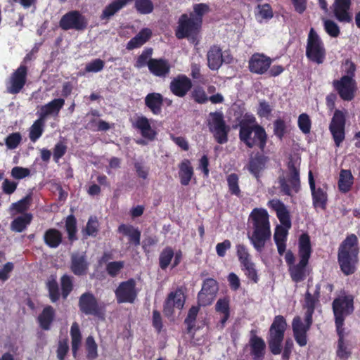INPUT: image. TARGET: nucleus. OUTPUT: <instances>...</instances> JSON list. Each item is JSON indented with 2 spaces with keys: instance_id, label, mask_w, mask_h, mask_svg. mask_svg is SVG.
I'll list each match as a JSON object with an SVG mask.
<instances>
[{
  "instance_id": "nucleus-1",
  "label": "nucleus",
  "mask_w": 360,
  "mask_h": 360,
  "mask_svg": "<svg viewBox=\"0 0 360 360\" xmlns=\"http://www.w3.org/2000/svg\"><path fill=\"white\" fill-rule=\"evenodd\" d=\"M359 240L354 234L348 235L340 243L338 251V262L345 276L354 274L359 262Z\"/></svg>"
},
{
  "instance_id": "nucleus-2",
  "label": "nucleus",
  "mask_w": 360,
  "mask_h": 360,
  "mask_svg": "<svg viewBox=\"0 0 360 360\" xmlns=\"http://www.w3.org/2000/svg\"><path fill=\"white\" fill-rule=\"evenodd\" d=\"M250 219L253 231L249 238L255 249L261 252L271 236L269 214L265 209L255 208L250 214Z\"/></svg>"
},
{
  "instance_id": "nucleus-3",
  "label": "nucleus",
  "mask_w": 360,
  "mask_h": 360,
  "mask_svg": "<svg viewBox=\"0 0 360 360\" xmlns=\"http://www.w3.org/2000/svg\"><path fill=\"white\" fill-rule=\"evenodd\" d=\"M311 245L309 236L304 233L299 238L298 255L300 261L298 264L289 267V274L292 281L300 283L303 281L307 276V266L311 254Z\"/></svg>"
},
{
  "instance_id": "nucleus-4",
  "label": "nucleus",
  "mask_w": 360,
  "mask_h": 360,
  "mask_svg": "<svg viewBox=\"0 0 360 360\" xmlns=\"http://www.w3.org/2000/svg\"><path fill=\"white\" fill-rule=\"evenodd\" d=\"M287 326L283 316H275L270 326L267 338L269 350L274 355H278L282 352V342L284 340Z\"/></svg>"
},
{
  "instance_id": "nucleus-5",
  "label": "nucleus",
  "mask_w": 360,
  "mask_h": 360,
  "mask_svg": "<svg viewBox=\"0 0 360 360\" xmlns=\"http://www.w3.org/2000/svg\"><path fill=\"white\" fill-rule=\"evenodd\" d=\"M239 139L248 148L257 147L263 152L266 146L268 136L262 126L255 124L253 127H243L239 131Z\"/></svg>"
},
{
  "instance_id": "nucleus-6",
  "label": "nucleus",
  "mask_w": 360,
  "mask_h": 360,
  "mask_svg": "<svg viewBox=\"0 0 360 360\" xmlns=\"http://www.w3.org/2000/svg\"><path fill=\"white\" fill-rule=\"evenodd\" d=\"M281 191L285 195L292 196V191L297 193L301 188L300 168L292 158H290L287 163V172L285 176L279 177Z\"/></svg>"
},
{
  "instance_id": "nucleus-7",
  "label": "nucleus",
  "mask_w": 360,
  "mask_h": 360,
  "mask_svg": "<svg viewBox=\"0 0 360 360\" xmlns=\"http://www.w3.org/2000/svg\"><path fill=\"white\" fill-rule=\"evenodd\" d=\"M326 56L324 43L316 30L311 27L307 36L306 57L309 61L321 65Z\"/></svg>"
},
{
  "instance_id": "nucleus-8",
  "label": "nucleus",
  "mask_w": 360,
  "mask_h": 360,
  "mask_svg": "<svg viewBox=\"0 0 360 360\" xmlns=\"http://www.w3.org/2000/svg\"><path fill=\"white\" fill-rule=\"evenodd\" d=\"M332 308L336 329H344L345 317L352 314L354 310V296L344 295L335 298L332 303Z\"/></svg>"
},
{
  "instance_id": "nucleus-9",
  "label": "nucleus",
  "mask_w": 360,
  "mask_h": 360,
  "mask_svg": "<svg viewBox=\"0 0 360 360\" xmlns=\"http://www.w3.org/2000/svg\"><path fill=\"white\" fill-rule=\"evenodd\" d=\"M79 311L85 315H91L98 319H103L106 311V304L99 302L91 292H85L79 298Z\"/></svg>"
},
{
  "instance_id": "nucleus-10",
  "label": "nucleus",
  "mask_w": 360,
  "mask_h": 360,
  "mask_svg": "<svg viewBox=\"0 0 360 360\" xmlns=\"http://www.w3.org/2000/svg\"><path fill=\"white\" fill-rule=\"evenodd\" d=\"M314 311L306 310L304 323L299 316L293 318L292 321V329L295 342L300 347H304L308 342L307 332L309 330L313 323V314Z\"/></svg>"
},
{
  "instance_id": "nucleus-11",
  "label": "nucleus",
  "mask_w": 360,
  "mask_h": 360,
  "mask_svg": "<svg viewBox=\"0 0 360 360\" xmlns=\"http://www.w3.org/2000/svg\"><path fill=\"white\" fill-rule=\"evenodd\" d=\"M89 20L78 10H71L65 13L59 21V27L64 31L73 30L78 32L87 29Z\"/></svg>"
},
{
  "instance_id": "nucleus-12",
  "label": "nucleus",
  "mask_w": 360,
  "mask_h": 360,
  "mask_svg": "<svg viewBox=\"0 0 360 360\" xmlns=\"http://www.w3.org/2000/svg\"><path fill=\"white\" fill-rule=\"evenodd\" d=\"M209 117V129L213 133L216 141L219 144L226 143L228 141V133L230 129L226 124L223 113L217 111L210 112Z\"/></svg>"
},
{
  "instance_id": "nucleus-13",
  "label": "nucleus",
  "mask_w": 360,
  "mask_h": 360,
  "mask_svg": "<svg viewBox=\"0 0 360 360\" xmlns=\"http://www.w3.org/2000/svg\"><path fill=\"white\" fill-rule=\"evenodd\" d=\"M200 21H196L187 14H182L178 20L175 36L179 39L196 37L201 29Z\"/></svg>"
},
{
  "instance_id": "nucleus-14",
  "label": "nucleus",
  "mask_w": 360,
  "mask_h": 360,
  "mask_svg": "<svg viewBox=\"0 0 360 360\" xmlns=\"http://www.w3.org/2000/svg\"><path fill=\"white\" fill-rule=\"evenodd\" d=\"M346 113L336 109L329 124V131L336 147H340L345 139Z\"/></svg>"
},
{
  "instance_id": "nucleus-15",
  "label": "nucleus",
  "mask_w": 360,
  "mask_h": 360,
  "mask_svg": "<svg viewBox=\"0 0 360 360\" xmlns=\"http://www.w3.org/2000/svg\"><path fill=\"white\" fill-rule=\"evenodd\" d=\"M332 84L342 100L351 101L354 98L357 90L355 79L341 77L339 79H334Z\"/></svg>"
},
{
  "instance_id": "nucleus-16",
  "label": "nucleus",
  "mask_w": 360,
  "mask_h": 360,
  "mask_svg": "<svg viewBox=\"0 0 360 360\" xmlns=\"http://www.w3.org/2000/svg\"><path fill=\"white\" fill-rule=\"evenodd\" d=\"M115 295L118 304L133 303L137 297L135 280L129 278L121 282L115 290Z\"/></svg>"
},
{
  "instance_id": "nucleus-17",
  "label": "nucleus",
  "mask_w": 360,
  "mask_h": 360,
  "mask_svg": "<svg viewBox=\"0 0 360 360\" xmlns=\"http://www.w3.org/2000/svg\"><path fill=\"white\" fill-rule=\"evenodd\" d=\"M27 68L21 64L6 82V90L9 94H17L23 89L27 82Z\"/></svg>"
},
{
  "instance_id": "nucleus-18",
  "label": "nucleus",
  "mask_w": 360,
  "mask_h": 360,
  "mask_svg": "<svg viewBox=\"0 0 360 360\" xmlns=\"http://www.w3.org/2000/svg\"><path fill=\"white\" fill-rule=\"evenodd\" d=\"M218 291V283L214 278H206L202 285L201 290L198 294V300L201 306L212 304Z\"/></svg>"
},
{
  "instance_id": "nucleus-19",
  "label": "nucleus",
  "mask_w": 360,
  "mask_h": 360,
  "mask_svg": "<svg viewBox=\"0 0 360 360\" xmlns=\"http://www.w3.org/2000/svg\"><path fill=\"white\" fill-rule=\"evenodd\" d=\"M186 297L181 288H178L174 291L170 292L163 304V312L166 316L172 315L174 313V309L176 307L181 309L185 304Z\"/></svg>"
},
{
  "instance_id": "nucleus-20",
  "label": "nucleus",
  "mask_w": 360,
  "mask_h": 360,
  "mask_svg": "<svg viewBox=\"0 0 360 360\" xmlns=\"http://www.w3.org/2000/svg\"><path fill=\"white\" fill-rule=\"evenodd\" d=\"M192 86L190 78L185 75H179L170 82L169 90L174 96L184 98L191 90Z\"/></svg>"
},
{
  "instance_id": "nucleus-21",
  "label": "nucleus",
  "mask_w": 360,
  "mask_h": 360,
  "mask_svg": "<svg viewBox=\"0 0 360 360\" xmlns=\"http://www.w3.org/2000/svg\"><path fill=\"white\" fill-rule=\"evenodd\" d=\"M271 59L263 53H255L249 60L248 68L251 72L262 75L270 68Z\"/></svg>"
},
{
  "instance_id": "nucleus-22",
  "label": "nucleus",
  "mask_w": 360,
  "mask_h": 360,
  "mask_svg": "<svg viewBox=\"0 0 360 360\" xmlns=\"http://www.w3.org/2000/svg\"><path fill=\"white\" fill-rule=\"evenodd\" d=\"M352 0H335L333 4L334 16L340 22L349 23L352 15L349 12Z\"/></svg>"
},
{
  "instance_id": "nucleus-23",
  "label": "nucleus",
  "mask_w": 360,
  "mask_h": 360,
  "mask_svg": "<svg viewBox=\"0 0 360 360\" xmlns=\"http://www.w3.org/2000/svg\"><path fill=\"white\" fill-rule=\"evenodd\" d=\"M70 270L77 276H85L89 270V263L85 252H74L70 257Z\"/></svg>"
},
{
  "instance_id": "nucleus-24",
  "label": "nucleus",
  "mask_w": 360,
  "mask_h": 360,
  "mask_svg": "<svg viewBox=\"0 0 360 360\" xmlns=\"http://www.w3.org/2000/svg\"><path fill=\"white\" fill-rule=\"evenodd\" d=\"M267 205L276 212L281 226L290 229L292 226L290 215L285 204L278 199H272L268 202Z\"/></svg>"
},
{
  "instance_id": "nucleus-25",
  "label": "nucleus",
  "mask_w": 360,
  "mask_h": 360,
  "mask_svg": "<svg viewBox=\"0 0 360 360\" xmlns=\"http://www.w3.org/2000/svg\"><path fill=\"white\" fill-rule=\"evenodd\" d=\"M309 184L311 191L314 206L325 210L328 201V194L323 188H316L315 181L311 171L309 172Z\"/></svg>"
},
{
  "instance_id": "nucleus-26",
  "label": "nucleus",
  "mask_w": 360,
  "mask_h": 360,
  "mask_svg": "<svg viewBox=\"0 0 360 360\" xmlns=\"http://www.w3.org/2000/svg\"><path fill=\"white\" fill-rule=\"evenodd\" d=\"M249 346L253 360L264 359L266 353L265 342L261 337L257 336L253 330H251Z\"/></svg>"
},
{
  "instance_id": "nucleus-27",
  "label": "nucleus",
  "mask_w": 360,
  "mask_h": 360,
  "mask_svg": "<svg viewBox=\"0 0 360 360\" xmlns=\"http://www.w3.org/2000/svg\"><path fill=\"white\" fill-rule=\"evenodd\" d=\"M267 161L268 158L259 152L249 159L247 168L257 181L259 180L261 172L265 169Z\"/></svg>"
},
{
  "instance_id": "nucleus-28",
  "label": "nucleus",
  "mask_w": 360,
  "mask_h": 360,
  "mask_svg": "<svg viewBox=\"0 0 360 360\" xmlns=\"http://www.w3.org/2000/svg\"><path fill=\"white\" fill-rule=\"evenodd\" d=\"M149 63L148 70L154 76L166 77L170 72L171 65L165 58H150Z\"/></svg>"
},
{
  "instance_id": "nucleus-29",
  "label": "nucleus",
  "mask_w": 360,
  "mask_h": 360,
  "mask_svg": "<svg viewBox=\"0 0 360 360\" xmlns=\"http://www.w3.org/2000/svg\"><path fill=\"white\" fill-rule=\"evenodd\" d=\"M144 103L153 115H159L164 104L163 96L158 92L149 93L144 98Z\"/></svg>"
},
{
  "instance_id": "nucleus-30",
  "label": "nucleus",
  "mask_w": 360,
  "mask_h": 360,
  "mask_svg": "<svg viewBox=\"0 0 360 360\" xmlns=\"http://www.w3.org/2000/svg\"><path fill=\"white\" fill-rule=\"evenodd\" d=\"M65 105L64 98H54L46 105L41 106L39 117L46 120L49 115H58Z\"/></svg>"
},
{
  "instance_id": "nucleus-31",
  "label": "nucleus",
  "mask_w": 360,
  "mask_h": 360,
  "mask_svg": "<svg viewBox=\"0 0 360 360\" xmlns=\"http://www.w3.org/2000/svg\"><path fill=\"white\" fill-rule=\"evenodd\" d=\"M338 336L336 356L341 360H347L352 355V349L345 340V328L336 329Z\"/></svg>"
},
{
  "instance_id": "nucleus-32",
  "label": "nucleus",
  "mask_w": 360,
  "mask_h": 360,
  "mask_svg": "<svg viewBox=\"0 0 360 360\" xmlns=\"http://www.w3.org/2000/svg\"><path fill=\"white\" fill-rule=\"evenodd\" d=\"M118 232L128 237L129 243L136 247L141 243V231L131 224H122L118 226Z\"/></svg>"
},
{
  "instance_id": "nucleus-33",
  "label": "nucleus",
  "mask_w": 360,
  "mask_h": 360,
  "mask_svg": "<svg viewBox=\"0 0 360 360\" xmlns=\"http://www.w3.org/2000/svg\"><path fill=\"white\" fill-rule=\"evenodd\" d=\"M207 65L212 70H217L223 63L222 51L217 45L212 46L207 53Z\"/></svg>"
},
{
  "instance_id": "nucleus-34",
  "label": "nucleus",
  "mask_w": 360,
  "mask_h": 360,
  "mask_svg": "<svg viewBox=\"0 0 360 360\" xmlns=\"http://www.w3.org/2000/svg\"><path fill=\"white\" fill-rule=\"evenodd\" d=\"M56 316V311L51 305L44 307L42 311L37 317V321L40 328L44 330H49Z\"/></svg>"
},
{
  "instance_id": "nucleus-35",
  "label": "nucleus",
  "mask_w": 360,
  "mask_h": 360,
  "mask_svg": "<svg viewBox=\"0 0 360 360\" xmlns=\"http://www.w3.org/2000/svg\"><path fill=\"white\" fill-rule=\"evenodd\" d=\"M152 31L149 28H143L133 38H131L127 44L126 49L127 50H133L141 47L146 44L151 37Z\"/></svg>"
},
{
  "instance_id": "nucleus-36",
  "label": "nucleus",
  "mask_w": 360,
  "mask_h": 360,
  "mask_svg": "<svg viewBox=\"0 0 360 360\" xmlns=\"http://www.w3.org/2000/svg\"><path fill=\"white\" fill-rule=\"evenodd\" d=\"M179 176L182 186H188L194 175L193 167L188 159H184L179 165Z\"/></svg>"
},
{
  "instance_id": "nucleus-37",
  "label": "nucleus",
  "mask_w": 360,
  "mask_h": 360,
  "mask_svg": "<svg viewBox=\"0 0 360 360\" xmlns=\"http://www.w3.org/2000/svg\"><path fill=\"white\" fill-rule=\"evenodd\" d=\"M134 127L139 129L141 136L150 141L155 139L156 132L152 129L149 120L145 116H140L136 120Z\"/></svg>"
},
{
  "instance_id": "nucleus-38",
  "label": "nucleus",
  "mask_w": 360,
  "mask_h": 360,
  "mask_svg": "<svg viewBox=\"0 0 360 360\" xmlns=\"http://www.w3.org/2000/svg\"><path fill=\"white\" fill-rule=\"evenodd\" d=\"M133 0H115L103 10L100 15L101 20L108 21L116 13L124 8L129 2Z\"/></svg>"
},
{
  "instance_id": "nucleus-39",
  "label": "nucleus",
  "mask_w": 360,
  "mask_h": 360,
  "mask_svg": "<svg viewBox=\"0 0 360 360\" xmlns=\"http://www.w3.org/2000/svg\"><path fill=\"white\" fill-rule=\"evenodd\" d=\"M44 243L50 248H57L63 241V234L57 229H47L44 234Z\"/></svg>"
},
{
  "instance_id": "nucleus-40",
  "label": "nucleus",
  "mask_w": 360,
  "mask_h": 360,
  "mask_svg": "<svg viewBox=\"0 0 360 360\" xmlns=\"http://www.w3.org/2000/svg\"><path fill=\"white\" fill-rule=\"evenodd\" d=\"M354 184V176L349 169H341L340 177L338 182V186L340 192L342 193H348Z\"/></svg>"
},
{
  "instance_id": "nucleus-41",
  "label": "nucleus",
  "mask_w": 360,
  "mask_h": 360,
  "mask_svg": "<svg viewBox=\"0 0 360 360\" xmlns=\"http://www.w3.org/2000/svg\"><path fill=\"white\" fill-rule=\"evenodd\" d=\"M32 218V214L28 212L17 217L11 224V230L18 233L24 231L27 226L31 224Z\"/></svg>"
},
{
  "instance_id": "nucleus-42",
  "label": "nucleus",
  "mask_w": 360,
  "mask_h": 360,
  "mask_svg": "<svg viewBox=\"0 0 360 360\" xmlns=\"http://www.w3.org/2000/svg\"><path fill=\"white\" fill-rule=\"evenodd\" d=\"M65 229L68 234V240L73 243L78 240L77 233V221L73 214L68 215L65 220Z\"/></svg>"
},
{
  "instance_id": "nucleus-43",
  "label": "nucleus",
  "mask_w": 360,
  "mask_h": 360,
  "mask_svg": "<svg viewBox=\"0 0 360 360\" xmlns=\"http://www.w3.org/2000/svg\"><path fill=\"white\" fill-rule=\"evenodd\" d=\"M71 345L72 354L75 356L82 342V334L79 324L74 322L70 328Z\"/></svg>"
},
{
  "instance_id": "nucleus-44",
  "label": "nucleus",
  "mask_w": 360,
  "mask_h": 360,
  "mask_svg": "<svg viewBox=\"0 0 360 360\" xmlns=\"http://www.w3.org/2000/svg\"><path fill=\"white\" fill-rule=\"evenodd\" d=\"M229 192L238 198L242 197V191L239 186V176L236 173H231L226 176Z\"/></svg>"
},
{
  "instance_id": "nucleus-45",
  "label": "nucleus",
  "mask_w": 360,
  "mask_h": 360,
  "mask_svg": "<svg viewBox=\"0 0 360 360\" xmlns=\"http://www.w3.org/2000/svg\"><path fill=\"white\" fill-rule=\"evenodd\" d=\"M46 288L51 302L55 303L60 299V291L58 282L54 276H51L47 281Z\"/></svg>"
},
{
  "instance_id": "nucleus-46",
  "label": "nucleus",
  "mask_w": 360,
  "mask_h": 360,
  "mask_svg": "<svg viewBox=\"0 0 360 360\" xmlns=\"http://www.w3.org/2000/svg\"><path fill=\"white\" fill-rule=\"evenodd\" d=\"M45 120L39 117L38 120L34 121L32 127H30V131L29 134V137L31 141L36 142L42 135L44 132V125Z\"/></svg>"
},
{
  "instance_id": "nucleus-47",
  "label": "nucleus",
  "mask_w": 360,
  "mask_h": 360,
  "mask_svg": "<svg viewBox=\"0 0 360 360\" xmlns=\"http://www.w3.org/2000/svg\"><path fill=\"white\" fill-rule=\"evenodd\" d=\"M199 309L198 307L192 306L188 311L187 316L184 320V323L186 325V333L188 334L193 333V330L195 326L196 318L199 312Z\"/></svg>"
},
{
  "instance_id": "nucleus-48",
  "label": "nucleus",
  "mask_w": 360,
  "mask_h": 360,
  "mask_svg": "<svg viewBox=\"0 0 360 360\" xmlns=\"http://www.w3.org/2000/svg\"><path fill=\"white\" fill-rule=\"evenodd\" d=\"M174 252L171 247H166L160 252L159 257V266L162 270H165L172 262Z\"/></svg>"
},
{
  "instance_id": "nucleus-49",
  "label": "nucleus",
  "mask_w": 360,
  "mask_h": 360,
  "mask_svg": "<svg viewBox=\"0 0 360 360\" xmlns=\"http://www.w3.org/2000/svg\"><path fill=\"white\" fill-rule=\"evenodd\" d=\"M191 98L198 104H205L208 101V96L202 86H195L191 92Z\"/></svg>"
},
{
  "instance_id": "nucleus-50",
  "label": "nucleus",
  "mask_w": 360,
  "mask_h": 360,
  "mask_svg": "<svg viewBox=\"0 0 360 360\" xmlns=\"http://www.w3.org/2000/svg\"><path fill=\"white\" fill-rule=\"evenodd\" d=\"M98 221L96 217L91 216L85 228L82 230V233L84 237L87 236H96L98 232Z\"/></svg>"
},
{
  "instance_id": "nucleus-51",
  "label": "nucleus",
  "mask_w": 360,
  "mask_h": 360,
  "mask_svg": "<svg viewBox=\"0 0 360 360\" xmlns=\"http://www.w3.org/2000/svg\"><path fill=\"white\" fill-rule=\"evenodd\" d=\"M241 269L245 272V275L249 280L252 281L254 283H258L259 276L254 262H250L241 265Z\"/></svg>"
},
{
  "instance_id": "nucleus-52",
  "label": "nucleus",
  "mask_w": 360,
  "mask_h": 360,
  "mask_svg": "<svg viewBox=\"0 0 360 360\" xmlns=\"http://www.w3.org/2000/svg\"><path fill=\"white\" fill-rule=\"evenodd\" d=\"M153 54V49L152 48H146L145 49L141 54L138 56L135 63L134 67L137 69H141L145 66L149 65L150 59L152 58L151 56Z\"/></svg>"
},
{
  "instance_id": "nucleus-53",
  "label": "nucleus",
  "mask_w": 360,
  "mask_h": 360,
  "mask_svg": "<svg viewBox=\"0 0 360 360\" xmlns=\"http://www.w3.org/2000/svg\"><path fill=\"white\" fill-rule=\"evenodd\" d=\"M210 11L209 6L206 4L200 3L193 5V12L190 13V16L193 18L196 21H200V25L202 24V17Z\"/></svg>"
},
{
  "instance_id": "nucleus-54",
  "label": "nucleus",
  "mask_w": 360,
  "mask_h": 360,
  "mask_svg": "<svg viewBox=\"0 0 360 360\" xmlns=\"http://www.w3.org/2000/svg\"><path fill=\"white\" fill-rule=\"evenodd\" d=\"M134 8L140 14H149L153 12L154 5L151 0H136Z\"/></svg>"
},
{
  "instance_id": "nucleus-55",
  "label": "nucleus",
  "mask_w": 360,
  "mask_h": 360,
  "mask_svg": "<svg viewBox=\"0 0 360 360\" xmlns=\"http://www.w3.org/2000/svg\"><path fill=\"white\" fill-rule=\"evenodd\" d=\"M86 358L89 360H94L98 356L97 344L93 336L89 335L86 339Z\"/></svg>"
},
{
  "instance_id": "nucleus-56",
  "label": "nucleus",
  "mask_w": 360,
  "mask_h": 360,
  "mask_svg": "<svg viewBox=\"0 0 360 360\" xmlns=\"http://www.w3.org/2000/svg\"><path fill=\"white\" fill-rule=\"evenodd\" d=\"M61 295L63 299H66L73 289L72 277L65 274L60 278Z\"/></svg>"
},
{
  "instance_id": "nucleus-57",
  "label": "nucleus",
  "mask_w": 360,
  "mask_h": 360,
  "mask_svg": "<svg viewBox=\"0 0 360 360\" xmlns=\"http://www.w3.org/2000/svg\"><path fill=\"white\" fill-rule=\"evenodd\" d=\"M323 27L326 32L331 37L336 38L340 34V30L336 22L332 20L326 19L323 20Z\"/></svg>"
},
{
  "instance_id": "nucleus-58",
  "label": "nucleus",
  "mask_w": 360,
  "mask_h": 360,
  "mask_svg": "<svg viewBox=\"0 0 360 360\" xmlns=\"http://www.w3.org/2000/svg\"><path fill=\"white\" fill-rule=\"evenodd\" d=\"M236 255L240 262V266L252 262L251 256L248 252V249L243 244L236 245Z\"/></svg>"
},
{
  "instance_id": "nucleus-59",
  "label": "nucleus",
  "mask_w": 360,
  "mask_h": 360,
  "mask_svg": "<svg viewBox=\"0 0 360 360\" xmlns=\"http://www.w3.org/2000/svg\"><path fill=\"white\" fill-rule=\"evenodd\" d=\"M22 141V136L19 132H13L10 134L5 139V144L8 149H15Z\"/></svg>"
},
{
  "instance_id": "nucleus-60",
  "label": "nucleus",
  "mask_w": 360,
  "mask_h": 360,
  "mask_svg": "<svg viewBox=\"0 0 360 360\" xmlns=\"http://www.w3.org/2000/svg\"><path fill=\"white\" fill-rule=\"evenodd\" d=\"M297 124L301 131L307 134L310 132L311 127V121L309 116L306 113H302L298 117Z\"/></svg>"
},
{
  "instance_id": "nucleus-61",
  "label": "nucleus",
  "mask_w": 360,
  "mask_h": 360,
  "mask_svg": "<svg viewBox=\"0 0 360 360\" xmlns=\"http://www.w3.org/2000/svg\"><path fill=\"white\" fill-rule=\"evenodd\" d=\"M31 200V194H28L19 201L13 203L12 206L17 212L22 213V214L28 210Z\"/></svg>"
},
{
  "instance_id": "nucleus-62",
  "label": "nucleus",
  "mask_w": 360,
  "mask_h": 360,
  "mask_svg": "<svg viewBox=\"0 0 360 360\" xmlns=\"http://www.w3.org/2000/svg\"><path fill=\"white\" fill-rule=\"evenodd\" d=\"M124 266V262L123 261L110 262L107 264L105 269L108 274L114 278L119 274Z\"/></svg>"
},
{
  "instance_id": "nucleus-63",
  "label": "nucleus",
  "mask_w": 360,
  "mask_h": 360,
  "mask_svg": "<svg viewBox=\"0 0 360 360\" xmlns=\"http://www.w3.org/2000/svg\"><path fill=\"white\" fill-rule=\"evenodd\" d=\"M273 111L272 106L265 100L260 101L257 109V115L259 117L268 118Z\"/></svg>"
},
{
  "instance_id": "nucleus-64",
  "label": "nucleus",
  "mask_w": 360,
  "mask_h": 360,
  "mask_svg": "<svg viewBox=\"0 0 360 360\" xmlns=\"http://www.w3.org/2000/svg\"><path fill=\"white\" fill-rule=\"evenodd\" d=\"M257 13L256 16L262 19H271L273 18L274 13L271 6L269 4H258L257 6Z\"/></svg>"
}]
</instances>
